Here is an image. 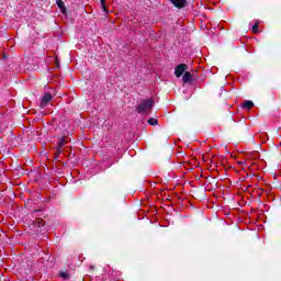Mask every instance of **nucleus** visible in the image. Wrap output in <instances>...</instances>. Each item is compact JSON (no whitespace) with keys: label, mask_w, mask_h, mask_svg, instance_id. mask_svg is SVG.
Masks as SVG:
<instances>
[{"label":"nucleus","mask_w":281,"mask_h":281,"mask_svg":"<svg viewBox=\"0 0 281 281\" xmlns=\"http://www.w3.org/2000/svg\"><path fill=\"white\" fill-rule=\"evenodd\" d=\"M153 106H155V101L153 99L143 100L136 108V111L142 115H148V113L153 111Z\"/></svg>","instance_id":"f257e3e1"},{"label":"nucleus","mask_w":281,"mask_h":281,"mask_svg":"<svg viewBox=\"0 0 281 281\" xmlns=\"http://www.w3.org/2000/svg\"><path fill=\"white\" fill-rule=\"evenodd\" d=\"M52 93L46 92L44 97L42 98V102L40 103L41 109H45L52 102Z\"/></svg>","instance_id":"f03ea898"},{"label":"nucleus","mask_w":281,"mask_h":281,"mask_svg":"<svg viewBox=\"0 0 281 281\" xmlns=\"http://www.w3.org/2000/svg\"><path fill=\"white\" fill-rule=\"evenodd\" d=\"M175 8H178V10H181V8H186L188 0H169Z\"/></svg>","instance_id":"7ed1b4c3"},{"label":"nucleus","mask_w":281,"mask_h":281,"mask_svg":"<svg viewBox=\"0 0 281 281\" xmlns=\"http://www.w3.org/2000/svg\"><path fill=\"white\" fill-rule=\"evenodd\" d=\"M186 64H180L176 67L175 69V75L177 78H181V76H183V71H186Z\"/></svg>","instance_id":"20e7f679"},{"label":"nucleus","mask_w":281,"mask_h":281,"mask_svg":"<svg viewBox=\"0 0 281 281\" xmlns=\"http://www.w3.org/2000/svg\"><path fill=\"white\" fill-rule=\"evenodd\" d=\"M65 144H67V140H65V138H59V140L57 142V154L60 155V153H63V146H65Z\"/></svg>","instance_id":"39448f33"},{"label":"nucleus","mask_w":281,"mask_h":281,"mask_svg":"<svg viewBox=\"0 0 281 281\" xmlns=\"http://www.w3.org/2000/svg\"><path fill=\"white\" fill-rule=\"evenodd\" d=\"M56 3L61 12V14H67V8L65 7V2L63 0H56Z\"/></svg>","instance_id":"423d86ee"},{"label":"nucleus","mask_w":281,"mask_h":281,"mask_svg":"<svg viewBox=\"0 0 281 281\" xmlns=\"http://www.w3.org/2000/svg\"><path fill=\"white\" fill-rule=\"evenodd\" d=\"M190 80H192V74L190 72H184V75L182 76V82H184V85H187V82H190Z\"/></svg>","instance_id":"0eeeda50"},{"label":"nucleus","mask_w":281,"mask_h":281,"mask_svg":"<svg viewBox=\"0 0 281 281\" xmlns=\"http://www.w3.org/2000/svg\"><path fill=\"white\" fill-rule=\"evenodd\" d=\"M243 108L244 109H247V111H249L251 108H254V103L251 101H246L244 104H243Z\"/></svg>","instance_id":"6e6552de"},{"label":"nucleus","mask_w":281,"mask_h":281,"mask_svg":"<svg viewBox=\"0 0 281 281\" xmlns=\"http://www.w3.org/2000/svg\"><path fill=\"white\" fill-rule=\"evenodd\" d=\"M148 124H150V126H157V124L159 123L158 121H157V119H149L148 121Z\"/></svg>","instance_id":"1a4fd4ad"},{"label":"nucleus","mask_w":281,"mask_h":281,"mask_svg":"<svg viewBox=\"0 0 281 281\" xmlns=\"http://www.w3.org/2000/svg\"><path fill=\"white\" fill-rule=\"evenodd\" d=\"M101 1V8L103 9V12L109 13V10H106V2L105 0H100Z\"/></svg>","instance_id":"9d476101"},{"label":"nucleus","mask_w":281,"mask_h":281,"mask_svg":"<svg viewBox=\"0 0 281 281\" xmlns=\"http://www.w3.org/2000/svg\"><path fill=\"white\" fill-rule=\"evenodd\" d=\"M258 25H260V22L257 21L252 26V32L256 34L258 32Z\"/></svg>","instance_id":"9b49d317"},{"label":"nucleus","mask_w":281,"mask_h":281,"mask_svg":"<svg viewBox=\"0 0 281 281\" xmlns=\"http://www.w3.org/2000/svg\"><path fill=\"white\" fill-rule=\"evenodd\" d=\"M60 277H61V278H67V273H66V272H61V273H60Z\"/></svg>","instance_id":"f8f14e48"}]
</instances>
